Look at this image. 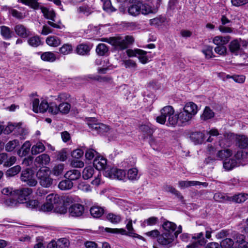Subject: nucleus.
Masks as SVG:
<instances>
[{
  "mask_svg": "<svg viewBox=\"0 0 248 248\" xmlns=\"http://www.w3.org/2000/svg\"><path fill=\"white\" fill-rule=\"evenodd\" d=\"M32 110L35 113L45 112L48 110L50 108V104H48L46 100H42L40 103L38 98H34L32 101Z\"/></svg>",
  "mask_w": 248,
  "mask_h": 248,
  "instance_id": "9",
  "label": "nucleus"
},
{
  "mask_svg": "<svg viewBox=\"0 0 248 248\" xmlns=\"http://www.w3.org/2000/svg\"><path fill=\"white\" fill-rule=\"evenodd\" d=\"M138 173V170L136 168L130 169L127 171V177L131 180H137L139 178Z\"/></svg>",
  "mask_w": 248,
  "mask_h": 248,
  "instance_id": "53",
  "label": "nucleus"
},
{
  "mask_svg": "<svg viewBox=\"0 0 248 248\" xmlns=\"http://www.w3.org/2000/svg\"><path fill=\"white\" fill-rule=\"evenodd\" d=\"M73 186V182L68 179L62 181L60 182L58 185L59 188L62 190L70 189Z\"/></svg>",
  "mask_w": 248,
  "mask_h": 248,
  "instance_id": "39",
  "label": "nucleus"
},
{
  "mask_svg": "<svg viewBox=\"0 0 248 248\" xmlns=\"http://www.w3.org/2000/svg\"><path fill=\"white\" fill-rule=\"evenodd\" d=\"M90 213L93 217L99 218L104 213V210L101 207L93 206L90 209Z\"/></svg>",
  "mask_w": 248,
  "mask_h": 248,
  "instance_id": "29",
  "label": "nucleus"
},
{
  "mask_svg": "<svg viewBox=\"0 0 248 248\" xmlns=\"http://www.w3.org/2000/svg\"><path fill=\"white\" fill-rule=\"evenodd\" d=\"M164 189L166 191L169 192L175 195L180 200L182 201L183 200V196L182 195L181 193L174 187L170 186H166L164 187Z\"/></svg>",
  "mask_w": 248,
  "mask_h": 248,
  "instance_id": "49",
  "label": "nucleus"
},
{
  "mask_svg": "<svg viewBox=\"0 0 248 248\" xmlns=\"http://www.w3.org/2000/svg\"><path fill=\"white\" fill-rule=\"evenodd\" d=\"M77 12L78 14H82L86 16H88L93 12V11L88 6L83 5L78 8Z\"/></svg>",
  "mask_w": 248,
  "mask_h": 248,
  "instance_id": "55",
  "label": "nucleus"
},
{
  "mask_svg": "<svg viewBox=\"0 0 248 248\" xmlns=\"http://www.w3.org/2000/svg\"><path fill=\"white\" fill-rule=\"evenodd\" d=\"M46 41L48 46L53 47L58 46L61 43L60 39L55 36L47 37Z\"/></svg>",
  "mask_w": 248,
  "mask_h": 248,
  "instance_id": "33",
  "label": "nucleus"
},
{
  "mask_svg": "<svg viewBox=\"0 0 248 248\" xmlns=\"http://www.w3.org/2000/svg\"><path fill=\"white\" fill-rule=\"evenodd\" d=\"M192 238L196 241L191 245H188L186 248H197L199 246L204 245L206 243V240L203 237V232L195 233L192 236Z\"/></svg>",
  "mask_w": 248,
  "mask_h": 248,
  "instance_id": "15",
  "label": "nucleus"
},
{
  "mask_svg": "<svg viewBox=\"0 0 248 248\" xmlns=\"http://www.w3.org/2000/svg\"><path fill=\"white\" fill-rule=\"evenodd\" d=\"M107 219L112 223H118L121 221L120 215H116L113 213H109L107 216Z\"/></svg>",
  "mask_w": 248,
  "mask_h": 248,
  "instance_id": "57",
  "label": "nucleus"
},
{
  "mask_svg": "<svg viewBox=\"0 0 248 248\" xmlns=\"http://www.w3.org/2000/svg\"><path fill=\"white\" fill-rule=\"evenodd\" d=\"M94 173V169L91 166L85 167L82 171V177L85 180L91 178Z\"/></svg>",
  "mask_w": 248,
  "mask_h": 248,
  "instance_id": "44",
  "label": "nucleus"
},
{
  "mask_svg": "<svg viewBox=\"0 0 248 248\" xmlns=\"http://www.w3.org/2000/svg\"><path fill=\"white\" fill-rule=\"evenodd\" d=\"M229 48L232 53L237 55L240 52V43L235 39L231 41L229 45Z\"/></svg>",
  "mask_w": 248,
  "mask_h": 248,
  "instance_id": "23",
  "label": "nucleus"
},
{
  "mask_svg": "<svg viewBox=\"0 0 248 248\" xmlns=\"http://www.w3.org/2000/svg\"><path fill=\"white\" fill-rule=\"evenodd\" d=\"M183 109L191 115L193 117L198 112V107L197 105L192 102L186 103Z\"/></svg>",
  "mask_w": 248,
  "mask_h": 248,
  "instance_id": "21",
  "label": "nucleus"
},
{
  "mask_svg": "<svg viewBox=\"0 0 248 248\" xmlns=\"http://www.w3.org/2000/svg\"><path fill=\"white\" fill-rule=\"evenodd\" d=\"M237 166V161L234 158H226L223 162V167L227 170H230Z\"/></svg>",
  "mask_w": 248,
  "mask_h": 248,
  "instance_id": "26",
  "label": "nucleus"
},
{
  "mask_svg": "<svg viewBox=\"0 0 248 248\" xmlns=\"http://www.w3.org/2000/svg\"><path fill=\"white\" fill-rule=\"evenodd\" d=\"M25 203L26 206L29 208L35 209L39 210V208H40V206H39V202L36 200H30L27 202Z\"/></svg>",
  "mask_w": 248,
  "mask_h": 248,
  "instance_id": "64",
  "label": "nucleus"
},
{
  "mask_svg": "<svg viewBox=\"0 0 248 248\" xmlns=\"http://www.w3.org/2000/svg\"><path fill=\"white\" fill-rule=\"evenodd\" d=\"M93 165L97 170H104L107 165V159L102 156H97L93 160Z\"/></svg>",
  "mask_w": 248,
  "mask_h": 248,
  "instance_id": "18",
  "label": "nucleus"
},
{
  "mask_svg": "<svg viewBox=\"0 0 248 248\" xmlns=\"http://www.w3.org/2000/svg\"><path fill=\"white\" fill-rule=\"evenodd\" d=\"M105 175L110 178H116L118 180H123L125 177V172L122 169L113 168L109 170L106 171Z\"/></svg>",
  "mask_w": 248,
  "mask_h": 248,
  "instance_id": "13",
  "label": "nucleus"
},
{
  "mask_svg": "<svg viewBox=\"0 0 248 248\" xmlns=\"http://www.w3.org/2000/svg\"><path fill=\"white\" fill-rule=\"evenodd\" d=\"M176 238L174 234L163 232L157 239L158 244L165 248H170L175 245Z\"/></svg>",
  "mask_w": 248,
  "mask_h": 248,
  "instance_id": "6",
  "label": "nucleus"
},
{
  "mask_svg": "<svg viewBox=\"0 0 248 248\" xmlns=\"http://www.w3.org/2000/svg\"><path fill=\"white\" fill-rule=\"evenodd\" d=\"M166 18L163 16H158L150 19V23L152 25L160 26L165 22Z\"/></svg>",
  "mask_w": 248,
  "mask_h": 248,
  "instance_id": "61",
  "label": "nucleus"
},
{
  "mask_svg": "<svg viewBox=\"0 0 248 248\" xmlns=\"http://www.w3.org/2000/svg\"><path fill=\"white\" fill-rule=\"evenodd\" d=\"M234 244L233 241L231 238L223 239L220 244L222 248H231Z\"/></svg>",
  "mask_w": 248,
  "mask_h": 248,
  "instance_id": "62",
  "label": "nucleus"
},
{
  "mask_svg": "<svg viewBox=\"0 0 248 248\" xmlns=\"http://www.w3.org/2000/svg\"><path fill=\"white\" fill-rule=\"evenodd\" d=\"M193 116L189 113L186 112L183 109L181 110L180 112L178 113V118L179 121L184 124H187L192 118Z\"/></svg>",
  "mask_w": 248,
  "mask_h": 248,
  "instance_id": "27",
  "label": "nucleus"
},
{
  "mask_svg": "<svg viewBox=\"0 0 248 248\" xmlns=\"http://www.w3.org/2000/svg\"><path fill=\"white\" fill-rule=\"evenodd\" d=\"M237 145L241 149L248 148V138L245 136H241L237 138Z\"/></svg>",
  "mask_w": 248,
  "mask_h": 248,
  "instance_id": "43",
  "label": "nucleus"
},
{
  "mask_svg": "<svg viewBox=\"0 0 248 248\" xmlns=\"http://www.w3.org/2000/svg\"><path fill=\"white\" fill-rule=\"evenodd\" d=\"M41 59L44 61L53 62L56 59V55L51 52H46L41 56Z\"/></svg>",
  "mask_w": 248,
  "mask_h": 248,
  "instance_id": "40",
  "label": "nucleus"
},
{
  "mask_svg": "<svg viewBox=\"0 0 248 248\" xmlns=\"http://www.w3.org/2000/svg\"><path fill=\"white\" fill-rule=\"evenodd\" d=\"M91 48L86 44H81L78 45L76 49V52L80 55H86L89 54Z\"/></svg>",
  "mask_w": 248,
  "mask_h": 248,
  "instance_id": "30",
  "label": "nucleus"
},
{
  "mask_svg": "<svg viewBox=\"0 0 248 248\" xmlns=\"http://www.w3.org/2000/svg\"><path fill=\"white\" fill-rule=\"evenodd\" d=\"M20 203L16 197H9L3 202V204L7 207H14Z\"/></svg>",
  "mask_w": 248,
  "mask_h": 248,
  "instance_id": "37",
  "label": "nucleus"
},
{
  "mask_svg": "<svg viewBox=\"0 0 248 248\" xmlns=\"http://www.w3.org/2000/svg\"><path fill=\"white\" fill-rule=\"evenodd\" d=\"M229 78H232L235 82L238 83H243L245 82L246 77L245 76L236 75H234L233 76H230L229 75H225L224 77L223 78V80H225Z\"/></svg>",
  "mask_w": 248,
  "mask_h": 248,
  "instance_id": "36",
  "label": "nucleus"
},
{
  "mask_svg": "<svg viewBox=\"0 0 248 248\" xmlns=\"http://www.w3.org/2000/svg\"><path fill=\"white\" fill-rule=\"evenodd\" d=\"M71 109V105L68 102L61 103L57 105L54 102L50 103L49 113L56 115L59 113L66 114Z\"/></svg>",
  "mask_w": 248,
  "mask_h": 248,
  "instance_id": "7",
  "label": "nucleus"
},
{
  "mask_svg": "<svg viewBox=\"0 0 248 248\" xmlns=\"http://www.w3.org/2000/svg\"><path fill=\"white\" fill-rule=\"evenodd\" d=\"M64 165L63 164H60L54 167L52 170V174L55 176H60L62 174Z\"/></svg>",
  "mask_w": 248,
  "mask_h": 248,
  "instance_id": "56",
  "label": "nucleus"
},
{
  "mask_svg": "<svg viewBox=\"0 0 248 248\" xmlns=\"http://www.w3.org/2000/svg\"><path fill=\"white\" fill-rule=\"evenodd\" d=\"M134 41V39L132 36L127 35L124 37L121 36L113 37L111 45L118 50H123L128 47V46L132 44Z\"/></svg>",
  "mask_w": 248,
  "mask_h": 248,
  "instance_id": "5",
  "label": "nucleus"
},
{
  "mask_svg": "<svg viewBox=\"0 0 248 248\" xmlns=\"http://www.w3.org/2000/svg\"><path fill=\"white\" fill-rule=\"evenodd\" d=\"M232 155V151L228 149H225L217 151V156L220 159L230 158Z\"/></svg>",
  "mask_w": 248,
  "mask_h": 248,
  "instance_id": "34",
  "label": "nucleus"
},
{
  "mask_svg": "<svg viewBox=\"0 0 248 248\" xmlns=\"http://www.w3.org/2000/svg\"><path fill=\"white\" fill-rule=\"evenodd\" d=\"M73 47L71 44L66 43L63 44L60 48L59 51L63 55H68L73 51Z\"/></svg>",
  "mask_w": 248,
  "mask_h": 248,
  "instance_id": "42",
  "label": "nucleus"
},
{
  "mask_svg": "<svg viewBox=\"0 0 248 248\" xmlns=\"http://www.w3.org/2000/svg\"><path fill=\"white\" fill-rule=\"evenodd\" d=\"M160 115L156 118V121L158 123L164 124L166 122L167 117H169L170 115L174 113V110L172 107L167 106L161 109Z\"/></svg>",
  "mask_w": 248,
  "mask_h": 248,
  "instance_id": "10",
  "label": "nucleus"
},
{
  "mask_svg": "<svg viewBox=\"0 0 248 248\" xmlns=\"http://www.w3.org/2000/svg\"><path fill=\"white\" fill-rule=\"evenodd\" d=\"M18 145L19 141L17 140H13L9 141L5 146V150L7 152H12Z\"/></svg>",
  "mask_w": 248,
  "mask_h": 248,
  "instance_id": "54",
  "label": "nucleus"
},
{
  "mask_svg": "<svg viewBox=\"0 0 248 248\" xmlns=\"http://www.w3.org/2000/svg\"><path fill=\"white\" fill-rule=\"evenodd\" d=\"M49 156L46 154H42L38 156L35 159V162L40 166L47 165L50 162Z\"/></svg>",
  "mask_w": 248,
  "mask_h": 248,
  "instance_id": "28",
  "label": "nucleus"
},
{
  "mask_svg": "<svg viewBox=\"0 0 248 248\" xmlns=\"http://www.w3.org/2000/svg\"><path fill=\"white\" fill-rule=\"evenodd\" d=\"M21 170V167L19 165H16L9 169L6 172V175L7 177H13L18 174Z\"/></svg>",
  "mask_w": 248,
  "mask_h": 248,
  "instance_id": "50",
  "label": "nucleus"
},
{
  "mask_svg": "<svg viewBox=\"0 0 248 248\" xmlns=\"http://www.w3.org/2000/svg\"><path fill=\"white\" fill-rule=\"evenodd\" d=\"M15 32L18 36L26 38L30 34V31L23 25L18 24L14 27Z\"/></svg>",
  "mask_w": 248,
  "mask_h": 248,
  "instance_id": "20",
  "label": "nucleus"
},
{
  "mask_svg": "<svg viewBox=\"0 0 248 248\" xmlns=\"http://www.w3.org/2000/svg\"><path fill=\"white\" fill-rule=\"evenodd\" d=\"M21 180L30 186H34L37 184L32 170L27 169L22 171L20 176Z\"/></svg>",
  "mask_w": 248,
  "mask_h": 248,
  "instance_id": "8",
  "label": "nucleus"
},
{
  "mask_svg": "<svg viewBox=\"0 0 248 248\" xmlns=\"http://www.w3.org/2000/svg\"><path fill=\"white\" fill-rule=\"evenodd\" d=\"M0 33L4 39H9L12 37L13 32L9 27L2 26L0 27Z\"/></svg>",
  "mask_w": 248,
  "mask_h": 248,
  "instance_id": "48",
  "label": "nucleus"
},
{
  "mask_svg": "<svg viewBox=\"0 0 248 248\" xmlns=\"http://www.w3.org/2000/svg\"><path fill=\"white\" fill-rule=\"evenodd\" d=\"M204 135L201 132H193L191 134L190 138L195 144L202 143L204 140Z\"/></svg>",
  "mask_w": 248,
  "mask_h": 248,
  "instance_id": "31",
  "label": "nucleus"
},
{
  "mask_svg": "<svg viewBox=\"0 0 248 248\" xmlns=\"http://www.w3.org/2000/svg\"><path fill=\"white\" fill-rule=\"evenodd\" d=\"M54 100L58 103H61L68 102L69 100L70 95L66 93H61L54 96Z\"/></svg>",
  "mask_w": 248,
  "mask_h": 248,
  "instance_id": "35",
  "label": "nucleus"
},
{
  "mask_svg": "<svg viewBox=\"0 0 248 248\" xmlns=\"http://www.w3.org/2000/svg\"><path fill=\"white\" fill-rule=\"evenodd\" d=\"M230 196L221 193H215L214 196V199L215 201L218 202H230Z\"/></svg>",
  "mask_w": 248,
  "mask_h": 248,
  "instance_id": "51",
  "label": "nucleus"
},
{
  "mask_svg": "<svg viewBox=\"0 0 248 248\" xmlns=\"http://www.w3.org/2000/svg\"><path fill=\"white\" fill-rule=\"evenodd\" d=\"M123 64L126 68H128L134 71L137 69V64L136 62L131 59L123 61Z\"/></svg>",
  "mask_w": 248,
  "mask_h": 248,
  "instance_id": "47",
  "label": "nucleus"
},
{
  "mask_svg": "<svg viewBox=\"0 0 248 248\" xmlns=\"http://www.w3.org/2000/svg\"><path fill=\"white\" fill-rule=\"evenodd\" d=\"M54 212L60 214H64L67 212V208L61 203V201L59 204L54 206Z\"/></svg>",
  "mask_w": 248,
  "mask_h": 248,
  "instance_id": "60",
  "label": "nucleus"
},
{
  "mask_svg": "<svg viewBox=\"0 0 248 248\" xmlns=\"http://www.w3.org/2000/svg\"><path fill=\"white\" fill-rule=\"evenodd\" d=\"M108 49L104 44H99L96 48V52L100 56H104L108 52Z\"/></svg>",
  "mask_w": 248,
  "mask_h": 248,
  "instance_id": "52",
  "label": "nucleus"
},
{
  "mask_svg": "<svg viewBox=\"0 0 248 248\" xmlns=\"http://www.w3.org/2000/svg\"><path fill=\"white\" fill-rule=\"evenodd\" d=\"M230 41L229 36H217L213 40V43L217 46L225 45Z\"/></svg>",
  "mask_w": 248,
  "mask_h": 248,
  "instance_id": "32",
  "label": "nucleus"
},
{
  "mask_svg": "<svg viewBox=\"0 0 248 248\" xmlns=\"http://www.w3.org/2000/svg\"><path fill=\"white\" fill-rule=\"evenodd\" d=\"M140 131L143 133L144 138L152 136L155 131V128L150 124H142L140 126Z\"/></svg>",
  "mask_w": 248,
  "mask_h": 248,
  "instance_id": "17",
  "label": "nucleus"
},
{
  "mask_svg": "<svg viewBox=\"0 0 248 248\" xmlns=\"http://www.w3.org/2000/svg\"><path fill=\"white\" fill-rule=\"evenodd\" d=\"M129 14L133 16H137L140 13L147 15L152 13V10L150 6L140 1L130 5L128 9Z\"/></svg>",
  "mask_w": 248,
  "mask_h": 248,
  "instance_id": "4",
  "label": "nucleus"
},
{
  "mask_svg": "<svg viewBox=\"0 0 248 248\" xmlns=\"http://www.w3.org/2000/svg\"><path fill=\"white\" fill-rule=\"evenodd\" d=\"M50 173L51 171L47 167H42L37 172L36 176L42 186L48 188L51 186L53 179L51 177Z\"/></svg>",
  "mask_w": 248,
  "mask_h": 248,
  "instance_id": "2",
  "label": "nucleus"
},
{
  "mask_svg": "<svg viewBox=\"0 0 248 248\" xmlns=\"http://www.w3.org/2000/svg\"><path fill=\"white\" fill-rule=\"evenodd\" d=\"M214 115L213 111L209 107H206L201 118L203 120L206 121L213 118Z\"/></svg>",
  "mask_w": 248,
  "mask_h": 248,
  "instance_id": "41",
  "label": "nucleus"
},
{
  "mask_svg": "<svg viewBox=\"0 0 248 248\" xmlns=\"http://www.w3.org/2000/svg\"><path fill=\"white\" fill-rule=\"evenodd\" d=\"M158 222V219L155 217H152L145 219L141 224L142 227H145L147 226H153L156 224Z\"/></svg>",
  "mask_w": 248,
  "mask_h": 248,
  "instance_id": "46",
  "label": "nucleus"
},
{
  "mask_svg": "<svg viewBox=\"0 0 248 248\" xmlns=\"http://www.w3.org/2000/svg\"><path fill=\"white\" fill-rule=\"evenodd\" d=\"M70 165L73 168H81L84 167V163L79 158H73L70 161Z\"/></svg>",
  "mask_w": 248,
  "mask_h": 248,
  "instance_id": "59",
  "label": "nucleus"
},
{
  "mask_svg": "<svg viewBox=\"0 0 248 248\" xmlns=\"http://www.w3.org/2000/svg\"><path fill=\"white\" fill-rule=\"evenodd\" d=\"M16 161V158L15 156H9L6 154V159L4 160V167H9L14 164Z\"/></svg>",
  "mask_w": 248,
  "mask_h": 248,
  "instance_id": "63",
  "label": "nucleus"
},
{
  "mask_svg": "<svg viewBox=\"0 0 248 248\" xmlns=\"http://www.w3.org/2000/svg\"><path fill=\"white\" fill-rule=\"evenodd\" d=\"M16 189H14L12 187L8 186L3 188L1 190V193L9 197H15L16 196Z\"/></svg>",
  "mask_w": 248,
  "mask_h": 248,
  "instance_id": "45",
  "label": "nucleus"
},
{
  "mask_svg": "<svg viewBox=\"0 0 248 248\" xmlns=\"http://www.w3.org/2000/svg\"><path fill=\"white\" fill-rule=\"evenodd\" d=\"M61 200L60 196L55 193H51L48 195L46 197V201L51 204L53 206L59 204Z\"/></svg>",
  "mask_w": 248,
  "mask_h": 248,
  "instance_id": "25",
  "label": "nucleus"
},
{
  "mask_svg": "<svg viewBox=\"0 0 248 248\" xmlns=\"http://www.w3.org/2000/svg\"><path fill=\"white\" fill-rule=\"evenodd\" d=\"M96 120L95 118H91L88 123L89 127L93 130H95L96 132L100 134H103L107 132L109 128L108 126L102 123H96Z\"/></svg>",
  "mask_w": 248,
  "mask_h": 248,
  "instance_id": "11",
  "label": "nucleus"
},
{
  "mask_svg": "<svg viewBox=\"0 0 248 248\" xmlns=\"http://www.w3.org/2000/svg\"><path fill=\"white\" fill-rule=\"evenodd\" d=\"M32 193V190L31 188L24 187L20 189H16V196L19 202L24 203L26 201L29 196Z\"/></svg>",
  "mask_w": 248,
  "mask_h": 248,
  "instance_id": "12",
  "label": "nucleus"
},
{
  "mask_svg": "<svg viewBox=\"0 0 248 248\" xmlns=\"http://www.w3.org/2000/svg\"><path fill=\"white\" fill-rule=\"evenodd\" d=\"M165 232L171 233L174 234V231L176 229L177 226L176 224L169 221H165L162 224Z\"/></svg>",
  "mask_w": 248,
  "mask_h": 248,
  "instance_id": "24",
  "label": "nucleus"
},
{
  "mask_svg": "<svg viewBox=\"0 0 248 248\" xmlns=\"http://www.w3.org/2000/svg\"><path fill=\"white\" fill-rule=\"evenodd\" d=\"M178 186L181 188H185L191 186L202 185L206 187L208 184L206 183H202L197 181H180L178 182Z\"/></svg>",
  "mask_w": 248,
  "mask_h": 248,
  "instance_id": "16",
  "label": "nucleus"
},
{
  "mask_svg": "<svg viewBox=\"0 0 248 248\" xmlns=\"http://www.w3.org/2000/svg\"><path fill=\"white\" fill-rule=\"evenodd\" d=\"M45 150L44 145L42 142H38L31 147V152L32 155H37L43 152Z\"/></svg>",
  "mask_w": 248,
  "mask_h": 248,
  "instance_id": "38",
  "label": "nucleus"
},
{
  "mask_svg": "<svg viewBox=\"0 0 248 248\" xmlns=\"http://www.w3.org/2000/svg\"><path fill=\"white\" fill-rule=\"evenodd\" d=\"M248 199V194L247 193H241L235 194L232 196H230V202L235 203H242Z\"/></svg>",
  "mask_w": 248,
  "mask_h": 248,
  "instance_id": "22",
  "label": "nucleus"
},
{
  "mask_svg": "<svg viewBox=\"0 0 248 248\" xmlns=\"http://www.w3.org/2000/svg\"><path fill=\"white\" fill-rule=\"evenodd\" d=\"M38 0H18L19 2L28 5L34 10L40 9L44 16L47 19L54 21L55 14L38 2Z\"/></svg>",
  "mask_w": 248,
  "mask_h": 248,
  "instance_id": "1",
  "label": "nucleus"
},
{
  "mask_svg": "<svg viewBox=\"0 0 248 248\" xmlns=\"http://www.w3.org/2000/svg\"><path fill=\"white\" fill-rule=\"evenodd\" d=\"M68 212L72 217H79L84 212V207L83 205L79 203L74 204L69 207Z\"/></svg>",
  "mask_w": 248,
  "mask_h": 248,
  "instance_id": "14",
  "label": "nucleus"
},
{
  "mask_svg": "<svg viewBox=\"0 0 248 248\" xmlns=\"http://www.w3.org/2000/svg\"><path fill=\"white\" fill-rule=\"evenodd\" d=\"M126 228L127 232L124 229H111L109 228H106L105 231L107 232L113 233H120L122 235H126L132 237L137 238L140 240H143L144 238L134 232L135 231L132 225V220L131 219L128 220V222L126 224Z\"/></svg>",
  "mask_w": 248,
  "mask_h": 248,
  "instance_id": "3",
  "label": "nucleus"
},
{
  "mask_svg": "<svg viewBox=\"0 0 248 248\" xmlns=\"http://www.w3.org/2000/svg\"><path fill=\"white\" fill-rule=\"evenodd\" d=\"M80 177V171L78 170H71L67 171L64 175V177L71 182L78 180Z\"/></svg>",
  "mask_w": 248,
  "mask_h": 248,
  "instance_id": "19",
  "label": "nucleus"
},
{
  "mask_svg": "<svg viewBox=\"0 0 248 248\" xmlns=\"http://www.w3.org/2000/svg\"><path fill=\"white\" fill-rule=\"evenodd\" d=\"M28 42L30 46L33 47H37L41 44L40 38L37 36L30 37Z\"/></svg>",
  "mask_w": 248,
  "mask_h": 248,
  "instance_id": "58",
  "label": "nucleus"
}]
</instances>
